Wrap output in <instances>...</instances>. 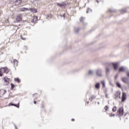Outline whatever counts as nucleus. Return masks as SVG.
<instances>
[{
  "instance_id": "obj_1",
  "label": "nucleus",
  "mask_w": 129,
  "mask_h": 129,
  "mask_svg": "<svg viewBox=\"0 0 129 129\" xmlns=\"http://www.w3.org/2000/svg\"><path fill=\"white\" fill-rule=\"evenodd\" d=\"M10 70L8 68H2L0 69V77L3 76L4 73H9Z\"/></svg>"
},
{
  "instance_id": "obj_2",
  "label": "nucleus",
  "mask_w": 129,
  "mask_h": 129,
  "mask_svg": "<svg viewBox=\"0 0 129 129\" xmlns=\"http://www.w3.org/2000/svg\"><path fill=\"white\" fill-rule=\"evenodd\" d=\"M96 75L98 77H102V70L101 69H97L96 71Z\"/></svg>"
},
{
  "instance_id": "obj_3",
  "label": "nucleus",
  "mask_w": 129,
  "mask_h": 129,
  "mask_svg": "<svg viewBox=\"0 0 129 129\" xmlns=\"http://www.w3.org/2000/svg\"><path fill=\"white\" fill-rule=\"evenodd\" d=\"M117 113L119 114L120 116H121V115H123V107H121L119 108V109L117 111Z\"/></svg>"
},
{
  "instance_id": "obj_4",
  "label": "nucleus",
  "mask_w": 129,
  "mask_h": 129,
  "mask_svg": "<svg viewBox=\"0 0 129 129\" xmlns=\"http://www.w3.org/2000/svg\"><path fill=\"white\" fill-rule=\"evenodd\" d=\"M3 79L4 81V85H9V84H10V79L8 78V77H5Z\"/></svg>"
},
{
  "instance_id": "obj_5",
  "label": "nucleus",
  "mask_w": 129,
  "mask_h": 129,
  "mask_svg": "<svg viewBox=\"0 0 129 129\" xmlns=\"http://www.w3.org/2000/svg\"><path fill=\"white\" fill-rule=\"evenodd\" d=\"M23 18V15L22 14H19L16 17V21L17 22H21L22 21V18Z\"/></svg>"
},
{
  "instance_id": "obj_6",
  "label": "nucleus",
  "mask_w": 129,
  "mask_h": 129,
  "mask_svg": "<svg viewBox=\"0 0 129 129\" xmlns=\"http://www.w3.org/2000/svg\"><path fill=\"white\" fill-rule=\"evenodd\" d=\"M121 80L124 83H126V84H129V80L127 78H122Z\"/></svg>"
},
{
  "instance_id": "obj_7",
  "label": "nucleus",
  "mask_w": 129,
  "mask_h": 129,
  "mask_svg": "<svg viewBox=\"0 0 129 129\" xmlns=\"http://www.w3.org/2000/svg\"><path fill=\"white\" fill-rule=\"evenodd\" d=\"M112 66L114 67V70H117L118 69V63L115 62L112 63Z\"/></svg>"
},
{
  "instance_id": "obj_8",
  "label": "nucleus",
  "mask_w": 129,
  "mask_h": 129,
  "mask_svg": "<svg viewBox=\"0 0 129 129\" xmlns=\"http://www.w3.org/2000/svg\"><path fill=\"white\" fill-rule=\"evenodd\" d=\"M126 70V68L124 67H121L119 69V72H124Z\"/></svg>"
},
{
  "instance_id": "obj_9",
  "label": "nucleus",
  "mask_w": 129,
  "mask_h": 129,
  "mask_svg": "<svg viewBox=\"0 0 129 129\" xmlns=\"http://www.w3.org/2000/svg\"><path fill=\"white\" fill-rule=\"evenodd\" d=\"M121 95V92H120V91H117L115 94L116 97H119V98H120Z\"/></svg>"
},
{
  "instance_id": "obj_10",
  "label": "nucleus",
  "mask_w": 129,
  "mask_h": 129,
  "mask_svg": "<svg viewBox=\"0 0 129 129\" xmlns=\"http://www.w3.org/2000/svg\"><path fill=\"white\" fill-rule=\"evenodd\" d=\"M110 72V68L109 67H107L106 68V75H108Z\"/></svg>"
},
{
  "instance_id": "obj_11",
  "label": "nucleus",
  "mask_w": 129,
  "mask_h": 129,
  "mask_svg": "<svg viewBox=\"0 0 129 129\" xmlns=\"http://www.w3.org/2000/svg\"><path fill=\"white\" fill-rule=\"evenodd\" d=\"M125 96H126V94L125 93L123 92L122 93V101L123 102L124 100H125Z\"/></svg>"
},
{
  "instance_id": "obj_12",
  "label": "nucleus",
  "mask_w": 129,
  "mask_h": 129,
  "mask_svg": "<svg viewBox=\"0 0 129 129\" xmlns=\"http://www.w3.org/2000/svg\"><path fill=\"white\" fill-rule=\"evenodd\" d=\"M20 11H21V12H28V11H30V9L26 8H22L20 9Z\"/></svg>"
},
{
  "instance_id": "obj_13",
  "label": "nucleus",
  "mask_w": 129,
  "mask_h": 129,
  "mask_svg": "<svg viewBox=\"0 0 129 129\" xmlns=\"http://www.w3.org/2000/svg\"><path fill=\"white\" fill-rule=\"evenodd\" d=\"M95 88L97 89H99L100 88V83H97L95 85Z\"/></svg>"
},
{
  "instance_id": "obj_14",
  "label": "nucleus",
  "mask_w": 129,
  "mask_h": 129,
  "mask_svg": "<svg viewBox=\"0 0 129 129\" xmlns=\"http://www.w3.org/2000/svg\"><path fill=\"white\" fill-rule=\"evenodd\" d=\"M38 20V18L37 16H34L33 19L32 20V23H37V21Z\"/></svg>"
},
{
  "instance_id": "obj_15",
  "label": "nucleus",
  "mask_w": 129,
  "mask_h": 129,
  "mask_svg": "<svg viewBox=\"0 0 129 129\" xmlns=\"http://www.w3.org/2000/svg\"><path fill=\"white\" fill-rule=\"evenodd\" d=\"M29 11L31 12L32 13H37V10L33 8H30L29 9Z\"/></svg>"
},
{
  "instance_id": "obj_16",
  "label": "nucleus",
  "mask_w": 129,
  "mask_h": 129,
  "mask_svg": "<svg viewBox=\"0 0 129 129\" xmlns=\"http://www.w3.org/2000/svg\"><path fill=\"white\" fill-rule=\"evenodd\" d=\"M21 3H22V1H21V0H18L15 2V5H16V6H18V5H20Z\"/></svg>"
},
{
  "instance_id": "obj_17",
  "label": "nucleus",
  "mask_w": 129,
  "mask_h": 129,
  "mask_svg": "<svg viewBox=\"0 0 129 129\" xmlns=\"http://www.w3.org/2000/svg\"><path fill=\"white\" fill-rule=\"evenodd\" d=\"M116 84L117 86L118 87H119V88H121V85L119 83V82H117L116 83Z\"/></svg>"
},
{
  "instance_id": "obj_18",
  "label": "nucleus",
  "mask_w": 129,
  "mask_h": 129,
  "mask_svg": "<svg viewBox=\"0 0 129 129\" xmlns=\"http://www.w3.org/2000/svg\"><path fill=\"white\" fill-rule=\"evenodd\" d=\"M57 6L58 7H61V8H63V7H65V4H59V3H57Z\"/></svg>"
},
{
  "instance_id": "obj_19",
  "label": "nucleus",
  "mask_w": 129,
  "mask_h": 129,
  "mask_svg": "<svg viewBox=\"0 0 129 129\" xmlns=\"http://www.w3.org/2000/svg\"><path fill=\"white\" fill-rule=\"evenodd\" d=\"M101 83L102 84L103 87H105V82L104 81H101Z\"/></svg>"
},
{
  "instance_id": "obj_20",
  "label": "nucleus",
  "mask_w": 129,
  "mask_h": 129,
  "mask_svg": "<svg viewBox=\"0 0 129 129\" xmlns=\"http://www.w3.org/2000/svg\"><path fill=\"white\" fill-rule=\"evenodd\" d=\"M89 73L91 75H93V74H94V71H92V70H90L89 71Z\"/></svg>"
},
{
  "instance_id": "obj_21",
  "label": "nucleus",
  "mask_w": 129,
  "mask_h": 129,
  "mask_svg": "<svg viewBox=\"0 0 129 129\" xmlns=\"http://www.w3.org/2000/svg\"><path fill=\"white\" fill-rule=\"evenodd\" d=\"M14 80L15 81H16V82H18V83H20V82H21L19 78H15Z\"/></svg>"
},
{
  "instance_id": "obj_22",
  "label": "nucleus",
  "mask_w": 129,
  "mask_h": 129,
  "mask_svg": "<svg viewBox=\"0 0 129 129\" xmlns=\"http://www.w3.org/2000/svg\"><path fill=\"white\" fill-rule=\"evenodd\" d=\"M1 92H2L3 93V95H5V94H6L7 91H6L5 90H2L1 91Z\"/></svg>"
},
{
  "instance_id": "obj_23",
  "label": "nucleus",
  "mask_w": 129,
  "mask_h": 129,
  "mask_svg": "<svg viewBox=\"0 0 129 129\" xmlns=\"http://www.w3.org/2000/svg\"><path fill=\"white\" fill-rule=\"evenodd\" d=\"M94 98H95V96H92L90 98H89V99H90V100H93V99H94Z\"/></svg>"
},
{
  "instance_id": "obj_24",
  "label": "nucleus",
  "mask_w": 129,
  "mask_h": 129,
  "mask_svg": "<svg viewBox=\"0 0 129 129\" xmlns=\"http://www.w3.org/2000/svg\"><path fill=\"white\" fill-rule=\"evenodd\" d=\"M112 111H113L114 112L116 111V106H114L113 109H112Z\"/></svg>"
},
{
  "instance_id": "obj_25",
  "label": "nucleus",
  "mask_w": 129,
  "mask_h": 129,
  "mask_svg": "<svg viewBox=\"0 0 129 129\" xmlns=\"http://www.w3.org/2000/svg\"><path fill=\"white\" fill-rule=\"evenodd\" d=\"M92 10H91V9H88L87 10V13H90L91 12H92Z\"/></svg>"
},
{
  "instance_id": "obj_26",
  "label": "nucleus",
  "mask_w": 129,
  "mask_h": 129,
  "mask_svg": "<svg viewBox=\"0 0 129 129\" xmlns=\"http://www.w3.org/2000/svg\"><path fill=\"white\" fill-rule=\"evenodd\" d=\"M83 20H84V18H82V17H81L80 18V22H83Z\"/></svg>"
},
{
  "instance_id": "obj_27",
  "label": "nucleus",
  "mask_w": 129,
  "mask_h": 129,
  "mask_svg": "<svg viewBox=\"0 0 129 129\" xmlns=\"http://www.w3.org/2000/svg\"><path fill=\"white\" fill-rule=\"evenodd\" d=\"M104 109L107 110V109H108V106H105L104 107Z\"/></svg>"
},
{
  "instance_id": "obj_28",
  "label": "nucleus",
  "mask_w": 129,
  "mask_h": 129,
  "mask_svg": "<svg viewBox=\"0 0 129 129\" xmlns=\"http://www.w3.org/2000/svg\"><path fill=\"white\" fill-rule=\"evenodd\" d=\"M109 116L110 117H112V116H115V114H110Z\"/></svg>"
},
{
  "instance_id": "obj_29",
  "label": "nucleus",
  "mask_w": 129,
  "mask_h": 129,
  "mask_svg": "<svg viewBox=\"0 0 129 129\" xmlns=\"http://www.w3.org/2000/svg\"><path fill=\"white\" fill-rule=\"evenodd\" d=\"M11 87L12 89H14V87H15V85H14L13 84H11Z\"/></svg>"
},
{
  "instance_id": "obj_30",
  "label": "nucleus",
  "mask_w": 129,
  "mask_h": 129,
  "mask_svg": "<svg viewBox=\"0 0 129 129\" xmlns=\"http://www.w3.org/2000/svg\"><path fill=\"white\" fill-rule=\"evenodd\" d=\"M11 105H14V106H16V107L19 108V105L18 106V105H16V104H11Z\"/></svg>"
},
{
  "instance_id": "obj_31",
  "label": "nucleus",
  "mask_w": 129,
  "mask_h": 129,
  "mask_svg": "<svg viewBox=\"0 0 129 129\" xmlns=\"http://www.w3.org/2000/svg\"><path fill=\"white\" fill-rule=\"evenodd\" d=\"M21 37L22 40H26V37H23V36H22V35H21Z\"/></svg>"
},
{
  "instance_id": "obj_32",
  "label": "nucleus",
  "mask_w": 129,
  "mask_h": 129,
  "mask_svg": "<svg viewBox=\"0 0 129 129\" xmlns=\"http://www.w3.org/2000/svg\"><path fill=\"white\" fill-rule=\"evenodd\" d=\"M123 12L124 13H125L126 12V9H124L122 10V12Z\"/></svg>"
},
{
  "instance_id": "obj_33",
  "label": "nucleus",
  "mask_w": 129,
  "mask_h": 129,
  "mask_svg": "<svg viewBox=\"0 0 129 129\" xmlns=\"http://www.w3.org/2000/svg\"><path fill=\"white\" fill-rule=\"evenodd\" d=\"M14 63H16V64L18 63V60L15 59L14 60Z\"/></svg>"
},
{
  "instance_id": "obj_34",
  "label": "nucleus",
  "mask_w": 129,
  "mask_h": 129,
  "mask_svg": "<svg viewBox=\"0 0 129 129\" xmlns=\"http://www.w3.org/2000/svg\"><path fill=\"white\" fill-rule=\"evenodd\" d=\"M127 76L129 77V72H127Z\"/></svg>"
},
{
  "instance_id": "obj_35",
  "label": "nucleus",
  "mask_w": 129,
  "mask_h": 129,
  "mask_svg": "<svg viewBox=\"0 0 129 129\" xmlns=\"http://www.w3.org/2000/svg\"><path fill=\"white\" fill-rule=\"evenodd\" d=\"M6 23H9V20H7V21H6Z\"/></svg>"
},
{
  "instance_id": "obj_36",
  "label": "nucleus",
  "mask_w": 129,
  "mask_h": 129,
  "mask_svg": "<svg viewBox=\"0 0 129 129\" xmlns=\"http://www.w3.org/2000/svg\"><path fill=\"white\" fill-rule=\"evenodd\" d=\"M36 101H34V103L35 104H36Z\"/></svg>"
},
{
  "instance_id": "obj_37",
  "label": "nucleus",
  "mask_w": 129,
  "mask_h": 129,
  "mask_svg": "<svg viewBox=\"0 0 129 129\" xmlns=\"http://www.w3.org/2000/svg\"><path fill=\"white\" fill-rule=\"evenodd\" d=\"M117 76H116L115 79H116V78H117Z\"/></svg>"
},
{
  "instance_id": "obj_38",
  "label": "nucleus",
  "mask_w": 129,
  "mask_h": 129,
  "mask_svg": "<svg viewBox=\"0 0 129 129\" xmlns=\"http://www.w3.org/2000/svg\"><path fill=\"white\" fill-rule=\"evenodd\" d=\"M72 121H73V120H74V119H72Z\"/></svg>"
},
{
  "instance_id": "obj_39",
  "label": "nucleus",
  "mask_w": 129,
  "mask_h": 129,
  "mask_svg": "<svg viewBox=\"0 0 129 129\" xmlns=\"http://www.w3.org/2000/svg\"><path fill=\"white\" fill-rule=\"evenodd\" d=\"M78 32V31H75V33H77Z\"/></svg>"
},
{
  "instance_id": "obj_40",
  "label": "nucleus",
  "mask_w": 129,
  "mask_h": 129,
  "mask_svg": "<svg viewBox=\"0 0 129 129\" xmlns=\"http://www.w3.org/2000/svg\"><path fill=\"white\" fill-rule=\"evenodd\" d=\"M98 104H99V102H98Z\"/></svg>"
},
{
  "instance_id": "obj_41",
  "label": "nucleus",
  "mask_w": 129,
  "mask_h": 129,
  "mask_svg": "<svg viewBox=\"0 0 129 129\" xmlns=\"http://www.w3.org/2000/svg\"><path fill=\"white\" fill-rule=\"evenodd\" d=\"M16 129H17V128H16Z\"/></svg>"
}]
</instances>
